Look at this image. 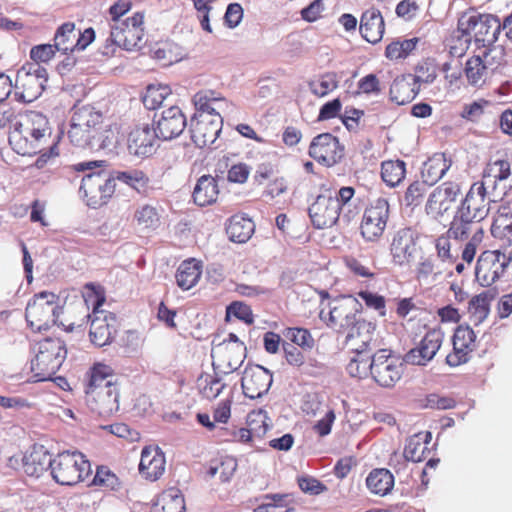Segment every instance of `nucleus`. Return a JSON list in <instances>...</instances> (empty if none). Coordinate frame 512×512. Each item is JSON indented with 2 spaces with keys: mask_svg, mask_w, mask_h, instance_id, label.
Wrapping results in <instances>:
<instances>
[{
  "mask_svg": "<svg viewBox=\"0 0 512 512\" xmlns=\"http://www.w3.org/2000/svg\"><path fill=\"white\" fill-rule=\"evenodd\" d=\"M136 224L140 229H155L160 224V216L157 209L150 205H144L134 214Z\"/></svg>",
  "mask_w": 512,
  "mask_h": 512,
  "instance_id": "obj_59",
  "label": "nucleus"
},
{
  "mask_svg": "<svg viewBox=\"0 0 512 512\" xmlns=\"http://www.w3.org/2000/svg\"><path fill=\"white\" fill-rule=\"evenodd\" d=\"M506 64L504 47L479 49L469 57L464 66V74L469 85L480 87L495 71Z\"/></svg>",
  "mask_w": 512,
  "mask_h": 512,
  "instance_id": "obj_6",
  "label": "nucleus"
},
{
  "mask_svg": "<svg viewBox=\"0 0 512 512\" xmlns=\"http://www.w3.org/2000/svg\"><path fill=\"white\" fill-rule=\"evenodd\" d=\"M211 357L215 370L230 374L242 365L246 357V346L235 334L230 333L221 342L213 341Z\"/></svg>",
  "mask_w": 512,
  "mask_h": 512,
  "instance_id": "obj_12",
  "label": "nucleus"
},
{
  "mask_svg": "<svg viewBox=\"0 0 512 512\" xmlns=\"http://www.w3.org/2000/svg\"><path fill=\"white\" fill-rule=\"evenodd\" d=\"M186 125V117L182 110L177 106H171L162 112L155 130L158 138L170 140L178 137L184 131Z\"/></svg>",
  "mask_w": 512,
  "mask_h": 512,
  "instance_id": "obj_30",
  "label": "nucleus"
},
{
  "mask_svg": "<svg viewBox=\"0 0 512 512\" xmlns=\"http://www.w3.org/2000/svg\"><path fill=\"white\" fill-rule=\"evenodd\" d=\"M491 106L492 102L490 100L478 98L465 103L459 112V116L467 122L479 123Z\"/></svg>",
  "mask_w": 512,
  "mask_h": 512,
  "instance_id": "obj_52",
  "label": "nucleus"
},
{
  "mask_svg": "<svg viewBox=\"0 0 512 512\" xmlns=\"http://www.w3.org/2000/svg\"><path fill=\"white\" fill-rule=\"evenodd\" d=\"M430 440V432L418 433L411 436L404 448L403 455L405 459L412 462L423 461L430 453Z\"/></svg>",
  "mask_w": 512,
  "mask_h": 512,
  "instance_id": "obj_41",
  "label": "nucleus"
},
{
  "mask_svg": "<svg viewBox=\"0 0 512 512\" xmlns=\"http://www.w3.org/2000/svg\"><path fill=\"white\" fill-rule=\"evenodd\" d=\"M268 416L262 409L253 410L247 415L246 424L255 438H262L268 428Z\"/></svg>",
  "mask_w": 512,
  "mask_h": 512,
  "instance_id": "obj_58",
  "label": "nucleus"
},
{
  "mask_svg": "<svg viewBox=\"0 0 512 512\" xmlns=\"http://www.w3.org/2000/svg\"><path fill=\"white\" fill-rule=\"evenodd\" d=\"M67 356L66 344L60 338L47 337L37 344L32 370L41 380L51 378L61 368Z\"/></svg>",
  "mask_w": 512,
  "mask_h": 512,
  "instance_id": "obj_9",
  "label": "nucleus"
},
{
  "mask_svg": "<svg viewBox=\"0 0 512 512\" xmlns=\"http://www.w3.org/2000/svg\"><path fill=\"white\" fill-rule=\"evenodd\" d=\"M443 340L444 332L441 328L429 329L420 342L405 354V362L411 365L425 366L435 357Z\"/></svg>",
  "mask_w": 512,
  "mask_h": 512,
  "instance_id": "obj_20",
  "label": "nucleus"
},
{
  "mask_svg": "<svg viewBox=\"0 0 512 512\" xmlns=\"http://www.w3.org/2000/svg\"><path fill=\"white\" fill-rule=\"evenodd\" d=\"M375 325L360 319L345 332V346L351 352L369 353L373 341Z\"/></svg>",
  "mask_w": 512,
  "mask_h": 512,
  "instance_id": "obj_29",
  "label": "nucleus"
},
{
  "mask_svg": "<svg viewBox=\"0 0 512 512\" xmlns=\"http://www.w3.org/2000/svg\"><path fill=\"white\" fill-rule=\"evenodd\" d=\"M418 42L417 37L393 40L386 46L384 55L390 61L405 59L416 49Z\"/></svg>",
  "mask_w": 512,
  "mask_h": 512,
  "instance_id": "obj_50",
  "label": "nucleus"
},
{
  "mask_svg": "<svg viewBox=\"0 0 512 512\" xmlns=\"http://www.w3.org/2000/svg\"><path fill=\"white\" fill-rule=\"evenodd\" d=\"M273 175V166L269 163H262L258 165L253 179L257 185H263L265 181L270 180L264 187L261 196L266 202L276 203L281 196L289 192L290 185L286 177L277 176L273 178Z\"/></svg>",
  "mask_w": 512,
  "mask_h": 512,
  "instance_id": "obj_22",
  "label": "nucleus"
},
{
  "mask_svg": "<svg viewBox=\"0 0 512 512\" xmlns=\"http://www.w3.org/2000/svg\"><path fill=\"white\" fill-rule=\"evenodd\" d=\"M185 499L175 487L164 490L151 506L150 512H185Z\"/></svg>",
  "mask_w": 512,
  "mask_h": 512,
  "instance_id": "obj_36",
  "label": "nucleus"
},
{
  "mask_svg": "<svg viewBox=\"0 0 512 512\" xmlns=\"http://www.w3.org/2000/svg\"><path fill=\"white\" fill-rule=\"evenodd\" d=\"M200 381V392L207 399L216 398L225 387V384L217 377L207 376Z\"/></svg>",
  "mask_w": 512,
  "mask_h": 512,
  "instance_id": "obj_64",
  "label": "nucleus"
},
{
  "mask_svg": "<svg viewBox=\"0 0 512 512\" xmlns=\"http://www.w3.org/2000/svg\"><path fill=\"white\" fill-rule=\"evenodd\" d=\"M71 122L80 126H97L102 122V114L89 104L77 103L72 108Z\"/></svg>",
  "mask_w": 512,
  "mask_h": 512,
  "instance_id": "obj_49",
  "label": "nucleus"
},
{
  "mask_svg": "<svg viewBox=\"0 0 512 512\" xmlns=\"http://www.w3.org/2000/svg\"><path fill=\"white\" fill-rule=\"evenodd\" d=\"M359 31L367 42H380L385 33V21L380 10L374 7L365 10L360 18Z\"/></svg>",
  "mask_w": 512,
  "mask_h": 512,
  "instance_id": "obj_32",
  "label": "nucleus"
},
{
  "mask_svg": "<svg viewBox=\"0 0 512 512\" xmlns=\"http://www.w3.org/2000/svg\"><path fill=\"white\" fill-rule=\"evenodd\" d=\"M450 168V162L443 153H435L424 162L421 169V176L425 183L434 185Z\"/></svg>",
  "mask_w": 512,
  "mask_h": 512,
  "instance_id": "obj_39",
  "label": "nucleus"
},
{
  "mask_svg": "<svg viewBox=\"0 0 512 512\" xmlns=\"http://www.w3.org/2000/svg\"><path fill=\"white\" fill-rule=\"evenodd\" d=\"M157 138V131L148 123L136 126L130 132V152L142 158L151 156L155 152Z\"/></svg>",
  "mask_w": 512,
  "mask_h": 512,
  "instance_id": "obj_31",
  "label": "nucleus"
},
{
  "mask_svg": "<svg viewBox=\"0 0 512 512\" xmlns=\"http://www.w3.org/2000/svg\"><path fill=\"white\" fill-rule=\"evenodd\" d=\"M414 72V82L425 84L433 83L437 77V64L433 59H423L416 65Z\"/></svg>",
  "mask_w": 512,
  "mask_h": 512,
  "instance_id": "obj_60",
  "label": "nucleus"
},
{
  "mask_svg": "<svg viewBox=\"0 0 512 512\" xmlns=\"http://www.w3.org/2000/svg\"><path fill=\"white\" fill-rule=\"evenodd\" d=\"M154 59L161 61L164 66L171 65L181 59L178 46L170 41H161L151 51Z\"/></svg>",
  "mask_w": 512,
  "mask_h": 512,
  "instance_id": "obj_55",
  "label": "nucleus"
},
{
  "mask_svg": "<svg viewBox=\"0 0 512 512\" xmlns=\"http://www.w3.org/2000/svg\"><path fill=\"white\" fill-rule=\"evenodd\" d=\"M452 236H449L448 232L446 234L439 236L436 239L435 247L437 251V256L441 259V261L454 264L457 261L458 253L457 251H452V244L450 241Z\"/></svg>",
  "mask_w": 512,
  "mask_h": 512,
  "instance_id": "obj_63",
  "label": "nucleus"
},
{
  "mask_svg": "<svg viewBox=\"0 0 512 512\" xmlns=\"http://www.w3.org/2000/svg\"><path fill=\"white\" fill-rule=\"evenodd\" d=\"M284 357L291 366L301 368L302 372L308 375H315L322 365L313 358H305L304 353L295 345L286 343L283 345Z\"/></svg>",
  "mask_w": 512,
  "mask_h": 512,
  "instance_id": "obj_38",
  "label": "nucleus"
},
{
  "mask_svg": "<svg viewBox=\"0 0 512 512\" xmlns=\"http://www.w3.org/2000/svg\"><path fill=\"white\" fill-rule=\"evenodd\" d=\"M120 136L117 126H110L102 132H96L91 143V150L104 151L106 153H118Z\"/></svg>",
  "mask_w": 512,
  "mask_h": 512,
  "instance_id": "obj_45",
  "label": "nucleus"
},
{
  "mask_svg": "<svg viewBox=\"0 0 512 512\" xmlns=\"http://www.w3.org/2000/svg\"><path fill=\"white\" fill-rule=\"evenodd\" d=\"M339 86V76L334 71L322 73L317 79L308 82L311 93L317 97H325Z\"/></svg>",
  "mask_w": 512,
  "mask_h": 512,
  "instance_id": "obj_48",
  "label": "nucleus"
},
{
  "mask_svg": "<svg viewBox=\"0 0 512 512\" xmlns=\"http://www.w3.org/2000/svg\"><path fill=\"white\" fill-rule=\"evenodd\" d=\"M308 154L319 164L332 167L342 159L344 147L333 134L322 133L312 139Z\"/></svg>",
  "mask_w": 512,
  "mask_h": 512,
  "instance_id": "obj_19",
  "label": "nucleus"
},
{
  "mask_svg": "<svg viewBox=\"0 0 512 512\" xmlns=\"http://www.w3.org/2000/svg\"><path fill=\"white\" fill-rule=\"evenodd\" d=\"M491 234L496 239H506L512 251V201L503 202L499 206L491 225Z\"/></svg>",
  "mask_w": 512,
  "mask_h": 512,
  "instance_id": "obj_35",
  "label": "nucleus"
},
{
  "mask_svg": "<svg viewBox=\"0 0 512 512\" xmlns=\"http://www.w3.org/2000/svg\"><path fill=\"white\" fill-rule=\"evenodd\" d=\"M476 334L468 325H459L452 337V351L446 356V363L450 367H457L467 363L476 349Z\"/></svg>",
  "mask_w": 512,
  "mask_h": 512,
  "instance_id": "obj_21",
  "label": "nucleus"
},
{
  "mask_svg": "<svg viewBox=\"0 0 512 512\" xmlns=\"http://www.w3.org/2000/svg\"><path fill=\"white\" fill-rule=\"evenodd\" d=\"M493 297L494 295L488 290L471 298L468 312L475 324L482 323L488 317Z\"/></svg>",
  "mask_w": 512,
  "mask_h": 512,
  "instance_id": "obj_46",
  "label": "nucleus"
},
{
  "mask_svg": "<svg viewBox=\"0 0 512 512\" xmlns=\"http://www.w3.org/2000/svg\"><path fill=\"white\" fill-rule=\"evenodd\" d=\"M366 485L371 493L385 496L394 487V476L388 469L376 468L367 476Z\"/></svg>",
  "mask_w": 512,
  "mask_h": 512,
  "instance_id": "obj_42",
  "label": "nucleus"
},
{
  "mask_svg": "<svg viewBox=\"0 0 512 512\" xmlns=\"http://www.w3.org/2000/svg\"><path fill=\"white\" fill-rule=\"evenodd\" d=\"M202 275V264L196 259H188L183 261L176 272L177 285L182 290H189L194 287Z\"/></svg>",
  "mask_w": 512,
  "mask_h": 512,
  "instance_id": "obj_40",
  "label": "nucleus"
},
{
  "mask_svg": "<svg viewBox=\"0 0 512 512\" xmlns=\"http://www.w3.org/2000/svg\"><path fill=\"white\" fill-rule=\"evenodd\" d=\"M48 81L47 70L37 63H26L18 71L15 80V99L31 103L41 96Z\"/></svg>",
  "mask_w": 512,
  "mask_h": 512,
  "instance_id": "obj_11",
  "label": "nucleus"
},
{
  "mask_svg": "<svg viewBox=\"0 0 512 512\" xmlns=\"http://www.w3.org/2000/svg\"><path fill=\"white\" fill-rule=\"evenodd\" d=\"M404 363V358H400L391 350L380 349L372 356L371 376L382 387H394L402 377Z\"/></svg>",
  "mask_w": 512,
  "mask_h": 512,
  "instance_id": "obj_15",
  "label": "nucleus"
},
{
  "mask_svg": "<svg viewBox=\"0 0 512 512\" xmlns=\"http://www.w3.org/2000/svg\"><path fill=\"white\" fill-rule=\"evenodd\" d=\"M131 22L132 29H130V34L135 38V41L133 43L130 42V46H132L130 47V51H141L145 48L147 43V38L142 27L144 23V15L142 13H135L131 18Z\"/></svg>",
  "mask_w": 512,
  "mask_h": 512,
  "instance_id": "obj_62",
  "label": "nucleus"
},
{
  "mask_svg": "<svg viewBox=\"0 0 512 512\" xmlns=\"http://www.w3.org/2000/svg\"><path fill=\"white\" fill-rule=\"evenodd\" d=\"M165 469V454L158 446H146L142 449L138 470L143 479L155 482L163 476Z\"/></svg>",
  "mask_w": 512,
  "mask_h": 512,
  "instance_id": "obj_28",
  "label": "nucleus"
},
{
  "mask_svg": "<svg viewBox=\"0 0 512 512\" xmlns=\"http://www.w3.org/2000/svg\"><path fill=\"white\" fill-rule=\"evenodd\" d=\"M110 15V37L107 43L114 45L123 50H128V37L126 30L128 27V0H118L108 11Z\"/></svg>",
  "mask_w": 512,
  "mask_h": 512,
  "instance_id": "obj_27",
  "label": "nucleus"
},
{
  "mask_svg": "<svg viewBox=\"0 0 512 512\" xmlns=\"http://www.w3.org/2000/svg\"><path fill=\"white\" fill-rule=\"evenodd\" d=\"M171 94V89L167 85L151 84L148 85L142 95L143 105L149 110L159 108L164 100Z\"/></svg>",
  "mask_w": 512,
  "mask_h": 512,
  "instance_id": "obj_53",
  "label": "nucleus"
},
{
  "mask_svg": "<svg viewBox=\"0 0 512 512\" xmlns=\"http://www.w3.org/2000/svg\"><path fill=\"white\" fill-rule=\"evenodd\" d=\"M52 455L43 445H33L30 452L23 457V470L31 477H40L52 470Z\"/></svg>",
  "mask_w": 512,
  "mask_h": 512,
  "instance_id": "obj_33",
  "label": "nucleus"
},
{
  "mask_svg": "<svg viewBox=\"0 0 512 512\" xmlns=\"http://www.w3.org/2000/svg\"><path fill=\"white\" fill-rule=\"evenodd\" d=\"M393 262L399 266H410L416 260L418 247L414 232L410 228L398 230L391 243Z\"/></svg>",
  "mask_w": 512,
  "mask_h": 512,
  "instance_id": "obj_26",
  "label": "nucleus"
},
{
  "mask_svg": "<svg viewBox=\"0 0 512 512\" xmlns=\"http://www.w3.org/2000/svg\"><path fill=\"white\" fill-rule=\"evenodd\" d=\"M127 184L128 172L102 170L85 175L80 191L83 192L88 206L98 208L107 203L119 185Z\"/></svg>",
  "mask_w": 512,
  "mask_h": 512,
  "instance_id": "obj_4",
  "label": "nucleus"
},
{
  "mask_svg": "<svg viewBox=\"0 0 512 512\" xmlns=\"http://www.w3.org/2000/svg\"><path fill=\"white\" fill-rule=\"evenodd\" d=\"M119 382L111 368L97 364L91 368L85 385V402L92 413L108 417L119 409Z\"/></svg>",
  "mask_w": 512,
  "mask_h": 512,
  "instance_id": "obj_2",
  "label": "nucleus"
},
{
  "mask_svg": "<svg viewBox=\"0 0 512 512\" xmlns=\"http://www.w3.org/2000/svg\"><path fill=\"white\" fill-rule=\"evenodd\" d=\"M58 300L59 297L56 294L43 291L28 302L25 318L31 329L42 332L52 325L65 326L59 322L62 307L58 304Z\"/></svg>",
  "mask_w": 512,
  "mask_h": 512,
  "instance_id": "obj_5",
  "label": "nucleus"
},
{
  "mask_svg": "<svg viewBox=\"0 0 512 512\" xmlns=\"http://www.w3.org/2000/svg\"><path fill=\"white\" fill-rule=\"evenodd\" d=\"M93 298L92 314L87 315L91 321L89 336L94 345L103 347L112 342L117 332V319L113 313L100 309L105 301L103 296L95 294Z\"/></svg>",
  "mask_w": 512,
  "mask_h": 512,
  "instance_id": "obj_14",
  "label": "nucleus"
},
{
  "mask_svg": "<svg viewBox=\"0 0 512 512\" xmlns=\"http://www.w3.org/2000/svg\"><path fill=\"white\" fill-rule=\"evenodd\" d=\"M192 102L196 110L193 117L206 115L209 118L213 115H221L220 110L228 104L227 100L214 90L198 91L193 96Z\"/></svg>",
  "mask_w": 512,
  "mask_h": 512,
  "instance_id": "obj_34",
  "label": "nucleus"
},
{
  "mask_svg": "<svg viewBox=\"0 0 512 512\" xmlns=\"http://www.w3.org/2000/svg\"><path fill=\"white\" fill-rule=\"evenodd\" d=\"M223 125L221 115H213L212 118L206 115L193 117L191 120V139L199 148L212 145L218 138Z\"/></svg>",
  "mask_w": 512,
  "mask_h": 512,
  "instance_id": "obj_23",
  "label": "nucleus"
},
{
  "mask_svg": "<svg viewBox=\"0 0 512 512\" xmlns=\"http://www.w3.org/2000/svg\"><path fill=\"white\" fill-rule=\"evenodd\" d=\"M511 257L500 250L483 251L475 267L476 281L483 287H490L505 273Z\"/></svg>",
  "mask_w": 512,
  "mask_h": 512,
  "instance_id": "obj_17",
  "label": "nucleus"
},
{
  "mask_svg": "<svg viewBox=\"0 0 512 512\" xmlns=\"http://www.w3.org/2000/svg\"><path fill=\"white\" fill-rule=\"evenodd\" d=\"M390 217L389 203L378 198L364 210L360 222V234L367 243H377L383 237Z\"/></svg>",
  "mask_w": 512,
  "mask_h": 512,
  "instance_id": "obj_13",
  "label": "nucleus"
},
{
  "mask_svg": "<svg viewBox=\"0 0 512 512\" xmlns=\"http://www.w3.org/2000/svg\"><path fill=\"white\" fill-rule=\"evenodd\" d=\"M470 44V38L463 31H459L457 27L449 38L447 46L451 56L460 58L465 55Z\"/></svg>",
  "mask_w": 512,
  "mask_h": 512,
  "instance_id": "obj_61",
  "label": "nucleus"
},
{
  "mask_svg": "<svg viewBox=\"0 0 512 512\" xmlns=\"http://www.w3.org/2000/svg\"><path fill=\"white\" fill-rule=\"evenodd\" d=\"M461 194V186L457 182L446 181L437 186L429 195L425 210L432 218L439 220L448 214Z\"/></svg>",
  "mask_w": 512,
  "mask_h": 512,
  "instance_id": "obj_18",
  "label": "nucleus"
},
{
  "mask_svg": "<svg viewBox=\"0 0 512 512\" xmlns=\"http://www.w3.org/2000/svg\"><path fill=\"white\" fill-rule=\"evenodd\" d=\"M219 195L217 180L211 175L201 176L193 191V200L198 206L204 207L216 202Z\"/></svg>",
  "mask_w": 512,
  "mask_h": 512,
  "instance_id": "obj_37",
  "label": "nucleus"
},
{
  "mask_svg": "<svg viewBox=\"0 0 512 512\" xmlns=\"http://www.w3.org/2000/svg\"><path fill=\"white\" fill-rule=\"evenodd\" d=\"M362 304L351 295H342L329 303L326 312L321 309L319 318L336 333L344 335L347 329L355 325L361 318Z\"/></svg>",
  "mask_w": 512,
  "mask_h": 512,
  "instance_id": "obj_7",
  "label": "nucleus"
},
{
  "mask_svg": "<svg viewBox=\"0 0 512 512\" xmlns=\"http://www.w3.org/2000/svg\"><path fill=\"white\" fill-rule=\"evenodd\" d=\"M355 355L347 364L346 370L350 376L355 378H366L372 373V357L369 353L353 352Z\"/></svg>",
  "mask_w": 512,
  "mask_h": 512,
  "instance_id": "obj_54",
  "label": "nucleus"
},
{
  "mask_svg": "<svg viewBox=\"0 0 512 512\" xmlns=\"http://www.w3.org/2000/svg\"><path fill=\"white\" fill-rule=\"evenodd\" d=\"M308 211L315 228L325 229L334 226L341 212L335 196V189L322 185L320 194L310 205Z\"/></svg>",
  "mask_w": 512,
  "mask_h": 512,
  "instance_id": "obj_16",
  "label": "nucleus"
},
{
  "mask_svg": "<svg viewBox=\"0 0 512 512\" xmlns=\"http://www.w3.org/2000/svg\"><path fill=\"white\" fill-rule=\"evenodd\" d=\"M479 223L475 218L466 217L465 213L458 210L447 230L449 236H452L455 240H464L471 235L461 254L462 261L468 265L473 262L484 238V229Z\"/></svg>",
  "mask_w": 512,
  "mask_h": 512,
  "instance_id": "obj_10",
  "label": "nucleus"
},
{
  "mask_svg": "<svg viewBox=\"0 0 512 512\" xmlns=\"http://www.w3.org/2000/svg\"><path fill=\"white\" fill-rule=\"evenodd\" d=\"M260 503L254 508V512H290L291 495L287 493H273L261 496Z\"/></svg>",
  "mask_w": 512,
  "mask_h": 512,
  "instance_id": "obj_44",
  "label": "nucleus"
},
{
  "mask_svg": "<svg viewBox=\"0 0 512 512\" xmlns=\"http://www.w3.org/2000/svg\"><path fill=\"white\" fill-rule=\"evenodd\" d=\"M50 136L51 128L48 118L40 112L30 111L15 123L14 130L9 136V144L19 155L32 156L41 153L36 160V166L42 168L51 157L59 154L56 143L47 150L42 148Z\"/></svg>",
  "mask_w": 512,
  "mask_h": 512,
  "instance_id": "obj_1",
  "label": "nucleus"
},
{
  "mask_svg": "<svg viewBox=\"0 0 512 512\" xmlns=\"http://www.w3.org/2000/svg\"><path fill=\"white\" fill-rule=\"evenodd\" d=\"M284 336L302 350H311L315 345V340L306 328L290 327L283 332Z\"/></svg>",
  "mask_w": 512,
  "mask_h": 512,
  "instance_id": "obj_57",
  "label": "nucleus"
},
{
  "mask_svg": "<svg viewBox=\"0 0 512 512\" xmlns=\"http://www.w3.org/2000/svg\"><path fill=\"white\" fill-rule=\"evenodd\" d=\"M406 175V164L402 160L384 161L381 165V177L390 187L399 185Z\"/></svg>",
  "mask_w": 512,
  "mask_h": 512,
  "instance_id": "obj_51",
  "label": "nucleus"
},
{
  "mask_svg": "<svg viewBox=\"0 0 512 512\" xmlns=\"http://www.w3.org/2000/svg\"><path fill=\"white\" fill-rule=\"evenodd\" d=\"M500 18L491 13H480L469 8L458 19L459 31H463L478 49L503 47L496 45L499 38Z\"/></svg>",
  "mask_w": 512,
  "mask_h": 512,
  "instance_id": "obj_3",
  "label": "nucleus"
},
{
  "mask_svg": "<svg viewBox=\"0 0 512 512\" xmlns=\"http://www.w3.org/2000/svg\"><path fill=\"white\" fill-rule=\"evenodd\" d=\"M458 210L467 216H471L481 222L490 211V200L487 198V190L483 181L471 185Z\"/></svg>",
  "mask_w": 512,
  "mask_h": 512,
  "instance_id": "obj_24",
  "label": "nucleus"
},
{
  "mask_svg": "<svg viewBox=\"0 0 512 512\" xmlns=\"http://www.w3.org/2000/svg\"><path fill=\"white\" fill-rule=\"evenodd\" d=\"M390 96L397 104L404 105L411 102L415 98L416 93L405 78H397L390 87Z\"/></svg>",
  "mask_w": 512,
  "mask_h": 512,
  "instance_id": "obj_56",
  "label": "nucleus"
},
{
  "mask_svg": "<svg viewBox=\"0 0 512 512\" xmlns=\"http://www.w3.org/2000/svg\"><path fill=\"white\" fill-rule=\"evenodd\" d=\"M76 28L73 22L63 23L54 35V46L58 52L76 51Z\"/></svg>",
  "mask_w": 512,
  "mask_h": 512,
  "instance_id": "obj_47",
  "label": "nucleus"
},
{
  "mask_svg": "<svg viewBox=\"0 0 512 512\" xmlns=\"http://www.w3.org/2000/svg\"><path fill=\"white\" fill-rule=\"evenodd\" d=\"M272 381V374L267 369L260 365H251L243 372L241 386L246 397L256 399L268 392Z\"/></svg>",
  "mask_w": 512,
  "mask_h": 512,
  "instance_id": "obj_25",
  "label": "nucleus"
},
{
  "mask_svg": "<svg viewBox=\"0 0 512 512\" xmlns=\"http://www.w3.org/2000/svg\"><path fill=\"white\" fill-rule=\"evenodd\" d=\"M254 222L246 217L234 215L230 218L226 232L231 241L244 243L250 239L254 232Z\"/></svg>",
  "mask_w": 512,
  "mask_h": 512,
  "instance_id": "obj_43",
  "label": "nucleus"
},
{
  "mask_svg": "<svg viewBox=\"0 0 512 512\" xmlns=\"http://www.w3.org/2000/svg\"><path fill=\"white\" fill-rule=\"evenodd\" d=\"M91 473V464L81 452L64 451L53 459L50 475L60 485L73 486L86 480Z\"/></svg>",
  "mask_w": 512,
  "mask_h": 512,
  "instance_id": "obj_8",
  "label": "nucleus"
}]
</instances>
